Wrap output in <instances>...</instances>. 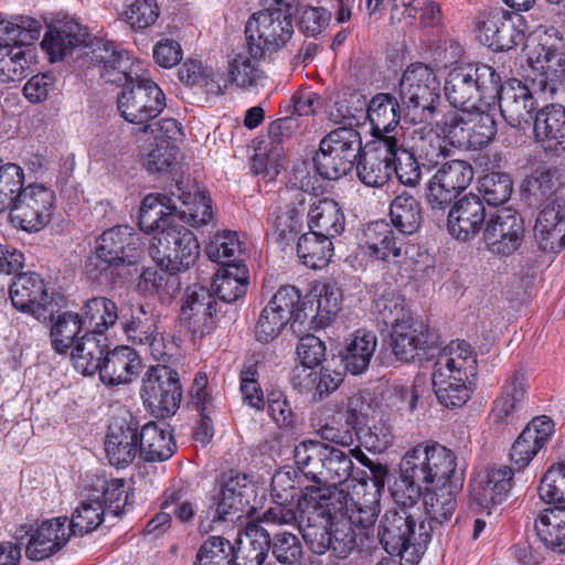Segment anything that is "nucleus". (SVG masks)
I'll use <instances>...</instances> for the list:
<instances>
[{
    "label": "nucleus",
    "mask_w": 565,
    "mask_h": 565,
    "mask_svg": "<svg viewBox=\"0 0 565 565\" xmlns=\"http://www.w3.org/2000/svg\"><path fill=\"white\" fill-rule=\"evenodd\" d=\"M158 195H147L140 206L139 225L146 233L156 232L149 254L160 268L180 273L192 267L200 256L196 236L174 217L164 215V204Z\"/></svg>",
    "instance_id": "1"
},
{
    "label": "nucleus",
    "mask_w": 565,
    "mask_h": 565,
    "mask_svg": "<svg viewBox=\"0 0 565 565\" xmlns=\"http://www.w3.org/2000/svg\"><path fill=\"white\" fill-rule=\"evenodd\" d=\"M395 505L387 509L377 526V537L391 556H398L402 565H417L424 555L435 526L426 523L419 501L412 502L396 491Z\"/></svg>",
    "instance_id": "2"
},
{
    "label": "nucleus",
    "mask_w": 565,
    "mask_h": 565,
    "mask_svg": "<svg viewBox=\"0 0 565 565\" xmlns=\"http://www.w3.org/2000/svg\"><path fill=\"white\" fill-rule=\"evenodd\" d=\"M457 457L439 443L425 441L416 445L399 462V481L408 500L417 502L433 486H440L457 472Z\"/></svg>",
    "instance_id": "3"
},
{
    "label": "nucleus",
    "mask_w": 565,
    "mask_h": 565,
    "mask_svg": "<svg viewBox=\"0 0 565 565\" xmlns=\"http://www.w3.org/2000/svg\"><path fill=\"white\" fill-rule=\"evenodd\" d=\"M477 374V356L463 340L451 341L444 347L435 361L431 385L438 402L446 408L463 406L470 398L467 385Z\"/></svg>",
    "instance_id": "4"
},
{
    "label": "nucleus",
    "mask_w": 565,
    "mask_h": 565,
    "mask_svg": "<svg viewBox=\"0 0 565 565\" xmlns=\"http://www.w3.org/2000/svg\"><path fill=\"white\" fill-rule=\"evenodd\" d=\"M297 467L316 486L307 489H327L329 502L334 495H343L337 486L353 476V461L345 450L318 440H305L294 449Z\"/></svg>",
    "instance_id": "5"
},
{
    "label": "nucleus",
    "mask_w": 565,
    "mask_h": 565,
    "mask_svg": "<svg viewBox=\"0 0 565 565\" xmlns=\"http://www.w3.org/2000/svg\"><path fill=\"white\" fill-rule=\"evenodd\" d=\"M500 75L486 64H467L452 67L444 85L449 104L462 110L489 106L498 95Z\"/></svg>",
    "instance_id": "6"
},
{
    "label": "nucleus",
    "mask_w": 565,
    "mask_h": 565,
    "mask_svg": "<svg viewBox=\"0 0 565 565\" xmlns=\"http://www.w3.org/2000/svg\"><path fill=\"white\" fill-rule=\"evenodd\" d=\"M398 99L404 117L413 122H428L440 103V82L435 71L420 62L412 63L402 74Z\"/></svg>",
    "instance_id": "7"
},
{
    "label": "nucleus",
    "mask_w": 565,
    "mask_h": 565,
    "mask_svg": "<svg viewBox=\"0 0 565 565\" xmlns=\"http://www.w3.org/2000/svg\"><path fill=\"white\" fill-rule=\"evenodd\" d=\"M142 253L139 236L132 227L117 225L104 231L95 239L94 254L88 257L86 270L94 279H99L111 267L134 265Z\"/></svg>",
    "instance_id": "8"
},
{
    "label": "nucleus",
    "mask_w": 565,
    "mask_h": 565,
    "mask_svg": "<svg viewBox=\"0 0 565 565\" xmlns=\"http://www.w3.org/2000/svg\"><path fill=\"white\" fill-rule=\"evenodd\" d=\"M362 152L360 131L353 126H342L321 139L313 162L323 179L338 180L352 171Z\"/></svg>",
    "instance_id": "9"
},
{
    "label": "nucleus",
    "mask_w": 565,
    "mask_h": 565,
    "mask_svg": "<svg viewBox=\"0 0 565 565\" xmlns=\"http://www.w3.org/2000/svg\"><path fill=\"white\" fill-rule=\"evenodd\" d=\"M481 105L477 109L462 110L461 114L447 116L441 131L455 147L477 150L488 146L497 135L493 115Z\"/></svg>",
    "instance_id": "10"
},
{
    "label": "nucleus",
    "mask_w": 565,
    "mask_h": 565,
    "mask_svg": "<svg viewBox=\"0 0 565 565\" xmlns=\"http://www.w3.org/2000/svg\"><path fill=\"white\" fill-rule=\"evenodd\" d=\"M327 489H307L299 499L301 516H306V525L302 524L299 532L310 550L318 555L331 551V519L332 512Z\"/></svg>",
    "instance_id": "11"
},
{
    "label": "nucleus",
    "mask_w": 565,
    "mask_h": 565,
    "mask_svg": "<svg viewBox=\"0 0 565 565\" xmlns=\"http://www.w3.org/2000/svg\"><path fill=\"white\" fill-rule=\"evenodd\" d=\"M527 78L543 94L554 95L565 79V42L555 39L535 44L527 54Z\"/></svg>",
    "instance_id": "12"
},
{
    "label": "nucleus",
    "mask_w": 565,
    "mask_h": 565,
    "mask_svg": "<svg viewBox=\"0 0 565 565\" xmlns=\"http://www.w3.org/2000/svg\"><path fill=\"white\" fill-rule=\"evenodd\" d=\"M140 394L152 413L161 417L172 416L182 399L179 373L166 364L149 367L142 379Z\"/></svg>",
    "instance_id": "13"
},
{
    "label": "nucleus",
    "mask_w": 565,
    "mask_h": 565,
    "mask_svg": "<svg viewBox=\"0 0 565 565\" xmlns=\"http://www.w3.org/2000/svg\"><path fill=\"white\" fill-rule=\"evenodd\" d=\"M117 106L125 120L145 126L163 110L166 97L154 82L136 75V81L118 95Z\"/></svg>",
    "instance_id": "14"
},
{
    "label": "nucleus",
    "mask_w": 565,
    "mask_h": 565,
    "mask_svg": "<svg viewBox=\"0 0 565 565\" xmlns=\"http://www.w3.org/2000/svg\"><path fill=\"white\" fill-rule=\"evenodd\" d=\"M158 195L164 204V215L174 217V223L182 221L193 227L206 225L213 216L211 199L204 190L194 183L177 182L170 190V195Z\"/></svg>",
    "instance_id": "15"
},
{
    "label": "nucleus",
    "mask_w": 565,
    "mask_h": 565,
    "mask_svg": "<svg viewBox=\"0 0 565 565\" xmlns=\"http://www.w3.org/2000/svg\"><path fill=\"white\" fill-rule=\"evenodd\" d=\"M8 209L12 223L25 232H39L50 223L55 195L40 183H32L14 196Z\"/></svg>",
    "instance_id": "16"
},
{
    "label": "nucleus",
    "mask_w": 565,
    "mask_h": 565,
    "mask_svg": "<svg viewBox=\"0 0 565 565\" xmlns=\"http://www.w3.org/2000/svg\"><path fill=\"white\" fill-rule=\"evenodd\" d=\"M294 11L271 10L254 13L246 22V40L259 43L265 51L282 47L294 34Z\"/></svg>",
    "instance_id": "17"
},
{
    "label": "nucleus",
    "mask_w": 565,
    "mask_h": 565,
    "mask_svg": "<svg viewBox=\"0 0 565 565\" xmlns=\"http://www.w3.org/2000/svg\"><path fill=\"white\" fill-rule=\"evenodd\" d=\"M66 518H54L34 526L23 524L15 531L18 541L26 540L25 556L32 561H43L58 552L68 541Z\"/></svg>",
    "instance_id": "18"
},
{
    "label": "nucleus",
    "mask_w": 565,
    "mask_h": 565,
    "mask_svg": "<svg viewBox=\"0 0 565 565\" xmlns=\"http://www.w3.org/2000/svg\"><path fill=\"white\" fill-rule=\"evenodd\" d=\"M473 169L468 161L441 162L427 186V202L433 210H444L471 183Z\"/></svg>",
    "instance_id": "19"
},
{
    "label": "nucleus",
    "mask_w": 565,
    "mask_h": 565,
    "mask_svg": "<svg viewBox=\"0 0 565 565\" xmlns=\"http://www.w3.org/2000/svg\"><path fill=\"white\" fill-rule=\"evenodd\" d=\"M523 18L501 8L481 14L478 23L479 40L494 51H510L524 41V32L519 29Z\"/></svg>",
    "instance_id": "20"
},
{
    "label": "nucleus",
    "mask_w": 565,
    "mask_h": 565,
    "mask_svg": "<svg viewBox=\"0 0 565 565\" xmlns=\"http://www.w3.org/2000/svg\"><path fill=\"white\" fill-rule=\"evenodd\" d=\"M483 238L491 253L501 256L513 254L524 238L522 217L511 207L497 211L487 222Z\"/></svg>",
    "instance_id": "21"
},
{
    "label": "nucleus",
    "mask_w": 565,
    "mask_h": 565,
    "mask_svg": "<svg viewBox=\"0 0 565 565\" xmlns=\"http://www.w3.org/2000/svg\"><path fill=\"white\" fill-rule=\"evenodd\" d=\"M489 217L483 200L470 193L457 200L450 207L447 228L457 241L468 242L484 228Z\"/></svg>",
    "instance_id": "22"
},
{
    "label": "nucleus",
    "mask_w": 565,
    "mask_h": 565,
    "mask_svg": "<svg viewBox=\"0 0 565 565\" xmlns=\"http://www.w3.org/2000/svg\"><path fill=\"white\" fill-rule=\"evenodd\" d=\"M501 116L513 128L529 125L533 118L535 102L530 88L519 79H510L505 84L499 82L498 95Z\"/></svg>",
    "instance_id": "23"
},
{
    "label": "nucleus",
    "mask_w": 565,
    "mask_h": 565,
    "mask_svg": "<svg viewBox=\"0 0 565 565\" xmlns=\"http://www.w3.org/2000/svg\"><path fill=\"white\" fill-rule=\"evenodd\" d=\"M463 477L461 473H456L449 478L447 482L440 486H433L428 491H424V503L422 505L424 519L426 523H431L435 526V532L448 522L456 508L457 497L462 489Z\"/></svg>",
    "instance_id": "24"
},
{
    "label": "nucleus",
    "mask_w": 565,
    "mask_h": 565,
    "mask_svg": "<svg viewBox=\"0 0 565 565\" xmlns=\"http://www.w3.org/2000/svg\"><path fill=\"white\" fill-rule=\"evenodd\" d=\"M264 47L259 43L246 40L228 54L227 71L230 81L241 88L256 87L265 78L259 63L264 57Z\"/></svg>",
    "instance_id": "25"
},
{
    "label": "nucleus",
    "mask_w": 565,
    "mask_h": 565,
    "mask_svg": "<svg viewBox=\"0 0 565 565\" xmlns=\"http://www.w3.org/2000/svg\"><path fill=\"white\" fill-rule=\"evenodd\" d=\"M215 312L216 301L210 289L201 285L186 289L180 318L193 334L210 332Z\"/></svg>",
    "instance_id": "26"
},
{
    "label": "nucleus",
    "mask_w": 565,
    "mask_h": 565,
    "mask_svg": "<svg viewBox=\"0 0 565 565\" xmlns=\"http://www.w3.org/2000/svg\"><path fill=\"white\" fill-rule=\"evenodd\" d=\"M404 115L402 103L391 93H377L367 103L366 119L371 135L384 146L386 138H395L393 132Z\"/></svg>",
    "instance_id": "27"
},
{
    "label": "nucleus",
    "mask_w": 565,
    "mask_h": 565,
    "mask_svg": "<svg viewBox=\"0 0 565 565\" xmlns=\"http://www.w3.org/2000/svg\"><path fill=\"white\" fill-rule=\"evenodd\" d=\"M9 296L14 308L36 318L50 303L45 282L35 273L18 275L10 285Z\"/></svg>",
    "instance_id": "28"
},
{
    "label": "nucleus",
    "mask_w": 565,
    "mask_h": 565,
    "mask_svg": "<svg viewBox=\"0 0 565 565\" xmlns=\"http://www.w3.org/2000/svg\"><path fill=\"white\" fill-rule=\"evenodd\" d=\"M534 238L543 252L565 248V200L541 210L534 225Z\"/></svg>",
    "instance_id": "29"
},
{
    "label": "nucleus",
    "mask_w": 565,
    "mask_h": 565,
    "mask_svg": "<svg viewBox=\"0 0 565 565\" xmlns=\"http://www.w3.org/2000/svg\"><path fill=\"white\" fill-rule=\"evenodd\" d=\"M141 370V360L129 347H117L105 353L98 371L100 381L109 386L130 383Z\"/></svg>",
    "instance_id": "30"
},
{
    "label": "nucleus",
    "mask_w": 565,
    "mask_h": 565,
    "mask_svg": "<svg viewBox=\"0 0 565 565\" xmlns=\"http://www.w3.org/2000/svg\"><path fill=\"white\" fill-rule=\"evenodd\" d=\"M391 347L395 356L405 362L413 361L419 351H427L437 344V335L424 328L416 327L413 322L397 324L391 331Z\"/></svg>",
    "instance_id": "31"
},
{
    "label": "nucleus",
    "mask_w": 565,
    "mask_h": 565,
    "mask_svg": "<svg viewBox=\"0 0 565 565\" xmlns=\"http://www.w3.org/2000/svg\"><path fill=\"white\" fill-rule=\"evenodd\" d=\"M534 135L545 150H565V108L551 104L539 110L534 118Z\"/></svg>",
    "instance_id": "32"
},
{
    "label": "nucleus",
    "mask_w": 565,
    "mask_h": 565,
    "mask_svg": "<svg viewBox=\"0 0 565 565\" xmlns=\"http://www.w3.org/2000/svg\"><path fill=\"white\" fill-rule=\"evenodd\" d=\"M513 469L500 467L489 469L486 475L471 483V497L482 508H490L501 503L512 488Z\"/></svg>",
    "instance_id": "33"
},
{
    "label": "nucleus",
    "mask_w": 565,
    "mask_h": 565,
    "mask_svg": "<svg viewBox=\"0 0 565 565\" xmlns=\"http://www.w3.org/2000/svg\"><path fill=\"white\" fill-rule=\"evenodd\" d=\"M525 397V376L515 372L510 376L501 394L494 399L491 419L495 425L513 424L523 408Z\"/></svg>",
    "instance_id": "34"
},
{
    "label": "nucleus",
    "mask_w": 565,
    "mask_h": 565,
    "mask_svg": "<svg viewBox=\"0 0 565 565\" xmlns=\"http://www.w3.org/2000/svg\"><path fill=\"white\" fill-rule=\"evenodd\" d=\"M105 451L109 463L125 467L139 455V437L137 424L111 425L105 440Z\"/></svg>",
    "instance_id": "35"
},
{
    "label": "nucleus",
    "mask_w": 565,
    "mask_h": 565,
    "mask_svg": "<svg viewBox=\"0 0 565 565\" xmlns=\"http://www.w3.org/2000/svg\"><path fill=\"white\" fill-rule=\"evenodd\" d=\"M138 437L139 457L148 462L168 460L177 449L172 433L163 423H147L138 433Z\"/></svg>",
    "instance_id": "36"
},
{
    "label": "nucleus",
    "mask_w": 565,
    "mask_h": 565,
    "mask_svg": "<svg viewBox=\"0 0 565 565\" xmlns=\"http://www.w3.org/2000/svg\"><path fill=\"white\" fill-rule=\"evenodd\" d=\"M270 550V535L259 524H248L245 539L232 543V565H264Z\"/></svg>",
    "instance_id": "37"
},
{
    "label": "nucleus",
    "mask_w": 565,
    "mask_h": 565,
    "mask_svg": "<svg viewBox=\"0 0 565 565\" xmlns=\"http://www.w3.org/2000/svg\"><path fill=\"white\" fill-rule=\"evenodd\" d=\"M365 247L369 256L386 262L401 255L403 239L392 225L383 220L370 223L365 231Z\"/></svg>",
    "instance_id": "38"
},
{
    "label": "nucleus",
    "mask_w": 565,
    "mask_h": 565,
    "mask_svg": "<svg viewBox=\"0 0 565 565\" xmlns=\"http://www.w3.org/2000/svg\"><path fill=\"white\" fill-rule=\"evenodd\" d=\"M376 335L371 331L358 330L345 340L341 361L352 375L365 372L376 350Z\"/></svg>",
    "instance_id": "39"
},
{
    "label": "nucleus",
    "mask_w": 565,
    "mask_h": 565,
    "mask_svg": "<svg viewBox=\"0 0 565 565\" xmlns=\"http://www.w3.org/2000/svg\"><path fill=\"white\" fill-rule=\"evenodd\" d=\"M390 158V152L381 143L375 149L363 151L355 164L359 180L372 188L386 184L393 173Z\"/></svg>",
    "instance_id": "40"
},
{
    "label": "nucleus",
    "mask_w": 565,
    "mask_h": 565,
    "mask_svg": "<svg viewBox=\"0 0 565 565\" xmlns=\"http://www.w3.org/2000/svg\"><path fill=\"white\" fill-rule=\"evenodd\" d=\"M107 347V338L84 333L71 351L74 369L83 375L95 374L100 369Z\"/></svg>",
    "instance_id": "41"
},
{
    "label": "nucleus",
    "mask_w": 565,
    "mask_h": 565,
    "mask_svg": "<svg viewBox=\"0 0 565 565\" xmlns=\"http://www.w3.org/2000/svg\"><path fill=\"white\" fill-rule=\"evenodd\" d=\"M291 382L300 392H313L315 398L323 399L339 387L343 382V375L341 372L329 369L315 371L307 367H295Z\"/></svg>",
    "instance_id": "42"
},
{
    "label": "nucleus",
    "mask_w": 565,
    "mask_h": 565,
    "mask_svg": "<svg viewBox=\"0 0 565 565\" xmlns=\"http://www.w3.org/2000/svg\"><path fill=\"white\" fill-rule=\"evenodd\" d=\"M267 307H271L274 311L281 313L295 324H305L309 317H313L315 305L311 300H301L299 290L295 286L280 287L271 297Z\"/></svg>",
    "instance_id": "43"
},
{
    "label": "nucleus",
    "mask_w": 565,
    "mask_h": 565,
    "mask_svg": "<svg viewBox=\"0 0 565 565\" xmlns=\"http://www.w3.org/2000/svg\"><path fill=\"white\" fill-rule=\"evenodd\" d=\"M344 225V214L334 200L322 199L310 206L308 212L310 231L334 238L343 232Z\"/></svg>",
    "instance_id": "44"
},
{
    "label": "nucleus",
    "mask_w": 565,
    "mask_h": 565,
    "mask_svg": "<svg viewBox=\"0 0 565 565\" xmlns=\"http://www.w3.org/2000/svg\"><path fill=\"white\" fill-rule=\"evenodd\" d=\"M81 317L86 327L85 333L106 338L105 332L118 320V307L106 297H94L84 303Z\"/></svg>",
    "instance_id": "45"
},
{
    "label": "nucleus",
    "mask_w": 565,
    "mask_h": 565,
    "mask_svg": "<svg viewBox=\"0 0 565 565\" xmlns=\"http://www.w3.org/2000/svg\"><path fill=\"white\" fill-rule=\"evenodd\" d=\"M215 295L220 300L232 303L244 297L248 286V269L245 264H227L214 277Z\"/></svg>",
    "instance_id": "46"
},
{
    "label": "nucleus",
    "mask_w": 565,
    "mask_h": 565,
    "mask_svg": "<svg viewBox=\"0 0 565 565\" xmlns=\"http://www.w3.org/2000/svg\"><path fill=\"white\" fill-rule=\"evenodd\" d=\"M85 33L81 25L70 21L51 28L44 35L41 46L50 53L52 58L62 60L74 47L84 42Z\"/></svg>",
    "instance_id": "47"
},
{
    "label": "nucleus",
    "mask_w": 565,
    "mask_h": 565,
    "mask_svg": "<svg viewBox=\"0 0 565 565\" xmlns=\"http://www.w3.org/2000/svg\"><path fill=\"white\" fill-rule=\"evenodd\" d=\"M540 540L550 548L565 553V505L544 509L534 524Z\"/></svg>",
    "instance_id": "48"
},
{
    "label": "nucleus",
    "mask_w": 565,
    "mask_h": 565,
    "mask_svg": "<svg viewBox=\"0 0 565 565\" xmlns=\"http://www.w3.org/2000/svg\"><path fill=\"white\" fill-rule=\"evenodd\" d=\"M411 150L424 164L437 167L447 156L445 140L431 128L422 126L409 134Z\"/></svg>",
    "instance_id": "49"
},
{
    "label": "nucleus",
    "mask_w": 565,
    "mask_h": 565,
    "mask_svg": "<svg viewBox=\"0 0 565 565\" xmlns=\"http://www.w3.org/2000/svg\"><path fill=\"white\" fill-rule=\"evenodd\" d=\"M332 238L309 231L297 243V254L302 263L312 269L327 266L333 256Z\"/></svg>",
    "instance_id": "50"
},
{
    "label": "nucleus",
    "mask_w": 565,
    "mask_h": 565,
    "mask_svg": "<svg viewBox=\"0 0 565 565\" xmlns=\"http://www.w3.org/2000/svg\"><path fill=\"white\" fill-rule=\"evenodd\" d=\"M30 44H11L0 47V82L21 81L26 76L33 58Z\"/></svg>",
    "instance_id": "51"
},
{
    "label": "nucleus",
    "mask_w": 565,
    "mask_h": 565,
    "mask_svg": "<svg viewBox=\"0 0 565 565\" xmlns=\"http://www.w3.org/2000/svg\"><path fill=\"white\" fill-rule=\"evenodd\" d=\"M390 216L398 232L406 235L416 233L423 220L419 202L407 193L397 195L391 202Z\"/></svg>",
    "instance_id": "52"
},
{
    "label": "nucleus",
    "mask_w": 565,
    "mask_h": 565,
    "mask_svg": "<svg viewBox=\"0 0 565 565\" xmlns=\"http://www.w3.org/2000/svg\"><path fill=\"white\" fill-rule=\"evenodd\" d=\"M179 79L189 86H198L206 94L221 95L225 87L222 75L199 61H186L179 68Z\"/></svg>",
    "instance_id": "53"
},
{
    "label": "nucleus",
    "mask_w": 565,
    "mask_h": 565,
    "mask_svg": "<svg viewBox=\"0 0 565 565\" xmlns=\"http://www.w3.org/2000/svg\"><path fill=\"white\" fill-rule=\"evenodd\" d=\"M384 148L390 152V161L399 182L407 186H415L420 180L418 158L409 150L398 147L396 138H386Z\"/></svg>",
    "instance_id": "54"
},
{
    "label": "nucleus",
    "mask_w": 565,
    "mask_h": 565,
    "mask_svg": "<svg viewBox=\"0 0 565 565\" xmlns=\"http://www.w3.org/2000/svg\"><path fill=\"white\" fill-rule=\"evenodd\" d=\"M85 330L83 319L81 315L73 312H63L58 315L51 329V342L53 349L62 354L66 353L68 349H72L78 337V334Z\"/></svg>",
    "instance_id": "55"
},
{
    "label": "nucleus",
    "mask_w": 565,
    "mask_h": 565,
    "mask_svg": "<svg viewBox=\"0 0 565 565\" xmlns=\"http://www.w3.org/2000/svg\"><path fill=\"white\" fill-rule=\"evenodd\" d=\"M303 212L302 200L298 206L290 203L273 212L271 231L277 242L288 243L295 239L302 227Z\"/></svg>",
    "instance_id": "56"
},
{
    "label": "nucleus",
    "mask_w": 565,
    "mask_h": 565,
    "mask_svg": "<svg viewBox=\"0 0 565 565\" xmlns=\"http://www.w3.org/2000/svg\"><path fill=\"white\" fill-rule=\"evenodd\" d=\"M105 509L99 499H87L73 511L68 531L83 536L96 530L104 520Z\"/></svg>",
    "instance_id": "57"
},
{
    "label": "nucleus",
    "mask_w": 565,
    "mask_h": 565,
    "mask_svg": "<svg viewBox=\"0 0 565 565\" xmlns=\"http://www.w3.org/2000/svg\"><path fill=\"white\" fill-rule=\"evenodd\" d=\"M159 316L150 305H139L125 324L124 330L128 339L140 344L149 340V337L158 331Z\"/></svg>",
    "instance_id": "58"
},
{
    "label": "nucleus",
    "mask_w": 565,
    "mask_h": 565,
    "mask_svg": "<svg viewBox=\"0 0 565 565\" xmlns=\"http://www.w3.org/2000/svg\"><path fill=\"white\" fill-rule=\"evenodd\" d=\"M178 273L160 268H146L138 278L137 287L140 291L149 295L173 296L180 290Z\"/></svg>",
    "instance_id": "59"
},
{
    "label": "nucleus",
    "mask_w": 565,
    "mask_h": 565,
    "mask_svg": "<svg viewBox=\"0 0 565 565\" xmlns=\"http://www.w3.org/2000/svg\"><path fill=\"white\" fill-rule=\"evenodd\" d=\"M374 309L377 318L392 329L397 324L413 322L409 310L406 308L404 297L395 292H385L375 300Z\"/></svg>",
    "instance_id": "60"
},
{
    "label": "nucleus",
    "mask_w": 565,
    "mask_h": 565,
    "mask_svg": "<svg viewBox=\"0 0 565 565\" xmlns=\"http://www.w3.org/2000/svg\"><path fill=\"white\" fill-rule=\"evenodd\" d=\"M164 500L161 503L163 510H170L181 524L192 525L198 512V502L194 498L190 497L183 487H171L164 494Z\"/></svg>",
    "instance_id": "61"
},
{
    "label": "nucleus",
    "mask_w": 565,
    "mask_h": 565,
    "mask_svg": "<svg viewBox=\"0 0 565 565\" xmlns=\"http://www.w3.org/2000/svg\"><path fill=\"white\" fill-rule=\"evenodd\" d=\"M205 253L212 262L220 264L221 267H226L227 264H243L235 259L241 254V243L235 232L216 233L206 245Z\"/></svg>",
    "instance_id": "62"
},
{
    "label": "nucleus",
    "mask_w": 565,
    "mask_h": 565,
    "mask_svg": "<svg viewBox=\"0 0 565 565\" xmlns=\"http://www.w3.org/2000/svg\"><path fill=\"white\" fill-rule=\"evenodd\" d=\"M232 542L221 535H211L198 548L192 565H232Z\"/></svg>",
    "instance_id": "63"
},
{
    "label": "nucleus",
    "mask_w": 565,
    "mask_h": 565,
    "mask_svg": "<svg viewBox=\"0 0 565 565\" xmlns=\"http://www.w3.org/2000/svg\"><path fill=\"white\" fill-rule=\"evenodd\" d=\"M539 495L545 503L565 505V462L548 468L541 479Z\"/></svg>",
    "instance_id": "64"
}]
</instances>
